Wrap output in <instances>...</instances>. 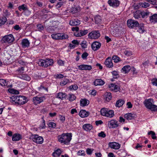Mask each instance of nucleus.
<instances>
[{"mask_svg": "<svg viewBox=\"0 0 157 157\" xmlns=\"http://www.w3.org/2000/svg\"><path fill=\"white\" fill-rule=\"evenodd\" d=\"M148 134L151 135V137L153 139H156V137L155 136V134L154 132L152 131H150L148 133Z\"/></svg>", "mask_w": 157, "mask_h": 157, "instance_id": "nucleus-50", "label": "nucleus"}, {"mask_svg": "<svg viewBox=\"0 0 157 157\" xmlns=\"http://www.w3.org/2000/svg\"><path fill=\"white\" fill-rule=\"evenodd\" d=\"M68 99L71 101L75 100L76 98V96L74 94L70 93L68 94Z\"/></svg>", "mask_w": 157, "mask_h": 157, "instance_id": "nucleus-36", "label": "nucleus"}, {"mask_svg": "<svg viewBox=\"0 0 157 157\" xmlns=\"http://www.w3.org/2000/svg\"><path fill=\"white\" fill-rule=\"evenodd\" d=\"M109 127L115 128L117 127L119 124L117 121L112 120L109 121L108 124Z\"/></svg>", "mask_w": 157, "mask_h": 157, "instance_id": "nucleus-14", "label": "nucleus"}, {"mask_svg": "<svg viewBox=\"0 0 157 157\" xmlns=\"http://www.w3.org/2000/svg\"><path fill=\"white\" fill-rule=\"evenodd\" d=\"M53 63V60L52 59H47L45 60L44 67H47L48 66L52 65Z\"/></svg>", "mask_w": 157, "mask_h": 157, "instance_id": "nucleus-28", "label": "nucleus"}, {"mask_svg": "<svg viewBox=\"0 0 157 157\" xmlns=\"http://www.w3.org/2000/svg\"><path fill=\"white\" fill-rule=\"evenodd\" d=\"M108 3L110 6L113 7H117L120 4L118 0H109Z\"/></svg>", "mask_w": 157, "mask_h": 157, "instance_id": "nucleus-11", "label": "nucleus"}, {"mask_svg": "<svg viewBox=\"0 0 157 157\" xmlns=\"http://www.w3.org/2000/svg\"><path fill=\"white\" fill-rule=\"evenodd\" d=\"M101 46V44L99 42H94L91 45V47L94 51H96Z\"/></svg>", "mask_w": 157, "mask_h": 157, "instance_id": "nucleus-15", "label": "nucleus"}, {"mask_svg": "<svg viewBox=\"0 0 157 157\" xmlns=\"http://www.w3.org/2000/svg\"><path fill=\"white\" fill-rule=\"evenodd\" d=\"M40 129H44L45 128V121L43 120V122L40 125Z\"/></svg>", "mask_w": 157, "mask_h": 157, "instance_id": "nucleus-55", "label": "nucleus"}, {"mask_svg": "<svg viewBox=\"0 0 157 157\" xmlns=\"http://www.w3.org/2000/svg\"><path fill=\"white\" fill-rule=\"evenodd\" d=\"M55 77L56 78L60 79L63 78L64 77V76L62 74H59L55 75Z\"/></svg>", "mask_w": 157, "mask_h": 157, "instance_id": "nucleus-60", "label": "nucleus"}, {"mask_svg": "<svg viewBox=\"0 0 157 157\" xmlns=\"http://www.w3.org/2000/svg\"><path fill=\"white\" fill-rule=\"evenodd\" d=\"M114 78H117L119 77L118 72L116 71H113L111 72Z\"/></svg>", "mask_w": 157, "mask_h": 157, "instance_id": "nucleus-40", "label": "nucleus"}, {"mask_svg": "<svg viewBox=\"0 0 157 157\" xmlns=\"http://www.w3.org/2000/svg\"><path fill=\"white\" fill-rule=\"evenodd\" d=\"M33 140L34 142L38 144H41L43 142V139L42 136H39L37 135L32 136Z\"/></svg>", "mask_w": 157, "mask_h": 157, "instance_id": "nucleus-9", "label": "nucleus"}, {"mask_svg": "<svg viewBox=\"0 0 157 157\" xmlns=\"http://www.w3.org/2000/svg\"><path fill=\"white\" fill-rule=\"evenodd\" d=\"M105 64L108 68H111L113 67V64L110 57H108L105 59Z\"/></svg>", "mask_w": 157, "mask_h": 157, "instance_id": "nucleus-13", "label": "nucleus"}, {"mask_svg": "<svg viewBox=\"0 0 157 157\" xmlns=\"http://www.w3.org/2000/svg\"><path fill=\"white\" fill-rule=\"evenodd\" d=\"M89 101L86 99H82L80 100V105L82 106H85L89 104Z\"/></svg>", "mask_w": 157, "mask_h": 157, "instance_id": "nucleus-26", "label": "nucleus"}, {"mask_svg": "<svg viewBox=\"0 0 157 157\" xmlns=\"http://www.w3.org/2000/svg\"><path fill=\"white\" fill-rule=\"evenodd\" d=\"M151 83L153 85L157 86V78L153 79L151 80Z\"/></svg>", "mask_w": 157, "mask_h": 157, "instance_id": "nucleus-63", "label": "nucleus"}, {"mask_svg": "<svg viewBox=\"0 0 157 157\" xmlns=\"http://www.w3.org/2000/svg\"><path fill=\"white\" fill-rule=\"evenodd\" d=\"M131 69V67L129 65H126L124 66L122 69V72L124 74L128 73Z\"/></svg>", "mask_w": 157, "mask_h": 157, "instance_id": "nucleus-25", "label": "nucleus"}, {"mask_svg": "<svg viewBox=\"0 0 157 157\" xmlns=\"http://www.w3.org/2000/svg\"><path fill=\"white\" fill-rule=\"evenodd\" d=\"M140 6H141L143 7L146 8L149 6L150 4L148 3L144 2V3H141L140 4Z\"/></svg>", "mask_w": 157, "mask_h": 157, "instance_id": "nucleus-54", "label": "nucleus"}, {"mask_svg": "<svg viewBox=\"0 0 157 157\" xmlns=\"http://www.w3.org/2000/svg\"><path fill=\"white\" fill-rule=\"evenodd\" d=\"M121 145V144L115 142H110L109 144V147L115 150L119 149Z\"/></svg>", "mask_w": 157, "mask_h": 157, "instance_id": "nucleus-10", "label": "nucleus"}, {"mask_svg": "<svg viewBox=\"0 0 157 157\" xmlns=\"http://www.w3.org/2000/svg\"><path fill=\"white\" fill-rule=\"evenodd\" d=\"M86 44V40H83L82 42L80 44L82 48H85L87 47Z\"/></svg>", "mask_w": 157, "mask_h": 157, "instance_id": "nucleus-53", "label": "nucleus"}, {"mask_svg": "<svg viewBox=\"0 0 157 157\" xmlns=\"http://www.w3.org/2000/svg\"><path fill=\"white\" fill-rule=\"evenodd\" d=\"M7 21V19L5 17L0 18V26L4 25Z\"/></svg>", "mask_w": 157, "mask_h": 157, "instance_id": "nucleus-37", "label": "nucleus"}, {"mask_svg": "<svg viewBox=\"0 0 157 157\" xmlns=\"http://www.w3.org/2000/svg\"><path fill=\"white\" fill-rule=\"evenodd\" d=\"M109 87L110 90L112 91L117 92L118 90V86L113 83L109 85Z\"/></svg>", "mask_w": 157, "mask_h": 157, "instance_id": "nucleus-24", "label": "nucleus"}, {"mask_svg": "<svg viewBox=\"0 0 157 157\" xmlns=\"http://www.w3.org/2000/svg\"><path fill=\"white\" fill-rule=\"evenodd\" d=\"M8 84V82L6 80L4 79H0V85L2 86H7Z\"/></svg>", "mask_w": 157, "mask_h": 157, "instance_id": "nucleus-43", "label": "nucleus"}, {"mask_svg": "<svg viewBox=\"0 0 157 157\" xmlns=\"http://www.w3.org/2000/svg\"><path fill=\"white\" fill-rule=\"evenodd\" d=\"M141 16L143 18H144L148 16L149 14V12L148 11H141Z\"/></svg>", "mask_w": 157, "mask_h": 157, "instance_id": "nucleus-44", "label": "nucleus"}, {"mask_svg": "<svg viewBox=\"0 0 157 157\" xmlns=\"http://www.w3.org/2000/svg\"><path fill=\"white\" fill-rule=\"evenodd\" d=\"M61 153V151L60 149H57L55 152L52 153V155L54 157H59Z\"/></svg>", "mask_w": 157, "mask_h": 157, "instance_id": "nucleus-34", "label": "nucleus"}, {"mask_svg": "<svg viewBox=\"0 0 157 157\" xmlns=\"http://www.w3.org/2000/svg\"><path fill=\"white\" fill-rule=\"evenodd\" d=\"M37 27L38 30L41 31L43 30L44 29V26L41 24H38L37 25Z\"/></svg>", "mask_w": 157, "mask_h": 157, "instance_id": "nucleus-57", "label": "nucleus"}, {"mask_svg": "<svg viewBox=\"0 0 157 157\" xmlns=\"http://www.w3.org/2000/svg\"><path fill=\"white\" fill-rule=\"evenodd\" d=\"M38 90L39 91H45L46 92H48V89L47 88L41 85L38 88Z\"/></svg>", "mask_w": 157, "mask_h": 157, "instance_id": "nucleus-46", "label": "nucleus"}, {"mask_svg": "<svg viewBox=\"0 0 157 157\" xmlns=\"http://www.w3.org/2000/svg\"><path fill=\"white\" fill-rule=\"evenodd\" d=\"M21 78L24 80L29 81L31 79L30 77L26 74H23L21 76Z\"/></svg>", "mask_w": 157, "mask_h": 157, "instance_id": "nucleus-38", "label": "nucleus"}, {"mask_svg": "<svg viewBox=\"0 0 157 157\" xmlns=\"http://www.w3.org/2000/svg\"><path fill=\"white\" fill-rule=\"evenodd\" d=\"M78 69L80 70H90L92 69L91 66L90 65L82 64L78 66Z\"/></svg>", "mask_w": 157, "mask_h": 157, "instance_id": "nucleus-16", "label": "nucleus"}, {"mask_svg": "<svg viewBox=\"0 0 157 157\" xmlns=\"http://www.w3.org/2000/svg\"><path fill=\"white\" fill-rule=\"evenodd\" d=\"M108 110L105 108H102L100 110L101 114L102 116H105Z\"/></svg>", "mask_w": 157, "mask_h": 157, "instance_id": "nucleus-45", "label": "nucleus"}, {"mask_svg": "<svg viewBox=\"0 0 157 157\" xmlns=\"http://www.w3.org/2000/svg\"><path fill=\"white\" fill-rule=\"evenodd\" d=\"M25 15L26 16L29 15L31 13V12L29 10L28 8L24 12Z\"/></svg>", "mask_w": 157, "mask_h": 157, "instance_id": "nucleus-64", "label": "nucleus"}, {"mask_svg": "<svg viewBox=\"0 0 157 157\" xmlns=\"http://www.w3.org/2000/svg\"><path fill=\"white\" fill-rule=\"evenodd\" d=\"M8 91L10 93L16 94H19V93L18 91L13 89H9L8 90Z\"/></svg>", "mask_w": 157, "mask_h": 157, "instance_id": "nucleus-49", "label": "nucleus"}, {"mask_svg": "<svg viewBox=\"0 0 157 157\" xmlns=\"http://www.w3.org/2000/svg\"><path fill=\"white\" fill-rule=\"evenodd\" d=\"M52 38L54 40H65L68 38V36L64 33H58L51 35Z\"/></svg>", "mask_w": 157, "mask_h": 157, "instance_id": "nucleus-4", "label": "nucleus"}, {"mask_svg": "<svg viewBox=\"0 0 157 157\" xmlns=\"http://www.w3.org/2000/svg\"><path fill=\"white\" fill-rule=\"evenodd\" d=\"M24 70V67H22L18 68L17 69L16 71L18 73L21 74L23 73Z\"/></svg>", "mask_w": 157, "mask_h": 157, "instance_id": "nucleus-47", "label": "nucleus"}, {"mask_svg": "<svg viewBox=\"0 0 157 157\" xmlns=\"http://www.w3.org/2000/svg\"><path fill=\"white\" fill-rule=\"evenodd\" d=\"M114 115V113L113 111L112 110H108L106 115L105 116L107 117H112Z\"/></svg>", "mask_w": 157, "mask_h": 157, "instance_id": "nucleus-33", "label": "nucleus"}, {"mask_svg": "<svg viewBox=\"0 0 157 157\" xmlns=\"http://www.w3.org/2000/svg\"><path fill=\"white\" fill-rule=\"evenodd\" d=\"M112 59L115 63H117L120 61V58L117 56H113Z\"/></svg>", "mask_w": 157, "mask_h": 157, "instance_id": "nucleus-48", "label": "nucleus"}, {"mask_svg": "<svg viewBox=\"0 0 157 157\" xmlns=\"http://www.w3.org/2000/svg\"><path fill=\"white\" fill-rule=\"evenodd\" d=\"M72 134L70 133H63L58 136V141L63 144L68 145L72 139Z\"/></svg>", "mask_w": 157, "mask_h": 157, "instance_id": "nucleus-2", "label": "nucleus"}, {"mask_svg": "<svg viewBox=\"0 0 157 157\" xmlns=\"http://www.w3.org/2000/svg\"><path fill=\"white\" fill-rule=\"evenodd\" d=\"M69 88L71 90H76L78 88V87L76 85H74L70 86Z\"/></svg>", "mask_w": 157, "mask_h": 157, "instance_id": "nucleus-56", "label": "nucleus"}, {"mask_svg": "<svg viewBox=\"0 0 157 157\" xmlns=\"http://www.w3.org/2000/svg\"><path fill=\"white\" fill-rule=\"evenodd\" d=\"M141 11L139 10L137 11L134 13L133 17L135 19H138L140 18L141 16Z\"/></svg>", "mask_w": 157, "mask_h": 157, "instance_id": "nucleus-32", "label": "nucleus"}, {"mask_svg": "<svg viewBox=\"0 0 157 157\" xmlns=\"http://www.w3.org/2000/svg\"><path fill=\"white\" fill-rule=\"evenodd\" d=\"M45 99L44 96H38L34 97L33 99V102L35 105H37L43 102Z\"/></svg>", "mask_w": 157, "mask_h": 157, "instance_id": "nucleus-6", "label": "nucleus"}, {"mask_svg": "<svg viewBox=\"0 0 157 157\" xmlns=\"http://www.w3.org/2000/svg\"><path fill=\"white\" fill-rule=\"evenodd\" d=\"M14 40V38L12 34H10L4 36L2 39V42L3 43H11Z\"/></svg>", "mask_w": 157, "mask_h": 157, "instance_id": "nucleus-5", "label": "nucleus"}, {"mask_svg": "<svg viewBox=\"0 0 157 157\" xmlns=\"http://www.w3.org/2000/svg\"><path fill=\"white\" fill-rule=\"evenodd\" d=\"M135 115L131 113H128L124 115V117L127 120H131L134 118Z\"/></svg>", "mask_w": 157, "mask_h": 157, "instance_id": "nucleus-27", "label": "nucleus"}, {"mask_svg": "<svg viewBox=\"0 0 157 157\" xmlns=\"http://www.w3.org/2000/svg\"><path fill=\"white\" fill-rule=\"evenodd\" d=\"M124 103V101L121 99H120L117 101L115 105L117 107L119 108L122 106Z\"/></svg>", "mask_w": 157, "mask_h": 157, "instance_id": "nucleus-31", "label": "nucleus"}, {"mask_svg": "<svg viewBox=\"0 0 157 157\" xmlns=\"http://www.w3.org/2000/svg\"><path fill=\"white\" fill-rule=\"evenodd\" d=\"M94 150L90 148H88L86 149V152L88 155H90L91 154Z\"/></svg>", "mask_w": 157, "mask_h": 157, "instance_id": "nucleus-62", "label": "nucleus"}, {"mask_svg": "<svg viewBox=\"0 0 157 157\" xmlns=\"http://www.w3.org/2000/svg\"><path fill=\"white\" fill-rule=\"evenodd\" d=\"M127 23L128 26L130 28H133L139 25V23L137 21L132 19L128 20Z\"/></svg>", "mask_w": 157, "mask_h": 157, "instance_id": "nucleus-8", "label": "nucleus"}, {"mask_svg": "<svg viewBox=\"0 0 157 157\" xmlns=\"http://www.w3.org/2000/svg\"><path fill=\"white\" fill-rule=\"evenodd\" d=\"M21 139V136L19 134H14L12 137V140L13 141H18Z\"/></svg>", "mask_w": 157, "mask_h": 157, "instance_id": "nucleus-21", "label": "nucleus"}, {"mask_svg": "<svg viewBox=\"0 0 157 157\" xmlns=\"http://www.w3.org/2000/svg\"><path fill=\"white\" fill-rule=\"evenodd\" d=\"M69 80L67 78H64V79L60 83V86H63L66 85L68 82Z\"/></svg>", "mask_w": 157, "mask_h": 157, "instance_id": "nucleus-41", "label": "nucleus"}, {"mask_svg": "<svg viewBox=\"0 0 157 157\" xmlns=\"http://www.w3.org/2000/svg\"><path fill=\"white\" fill-rule=\"evenodd\" d=\"M82 128L84 130L89 132L93 128V126L90 124H86L83 125Z\"/></svg>", "mask_w": 157, "mask_h": 157, "instance_id": "nucleus-17", "label": "nucleus"}, {"mask_svg": "<svg viewBox=\"0 0 157 157\" xmlns=\"http://www.w3.org/2000/svg\"><path fill=\"white\" fill-rule=\"evenodd\" d=\"M98 136L99 137L104 138L105 137L106 135L103 132L101 131L98 134Z\"/></svg>", "mask_w": 157, "mask_h": 157, "instance_id": "nucleus-61", "label": "nucleus"}, {"mask_svg": "<svg viewBox=\"0 0 157 157\" xmlns=\"http://www.w3.org/2000/svg\"><path fill=\"white\" fill-rule=\"evenodd\" d=\"M100 36V33L98 30L92 31L88 35L89 38L95 39H98Z\"/></svg>", "mask_w": 157, "mask_h": 157, "instance_id": "nucleus-7", "label": "nucleus"}, {"mask_svg": "<svg viewBox=\"0 0 157 157\" xmlns=\"http://www.w3.org/2000/svg\"><path fill=\"white\" fill-rule=\"evenodd\" d=\"M88 33V30H81L79 32H75L74 35L76 36H81L86 34Z\"/></svg>", "mask_w": 157, "mask_h": 157, "instance_id": "nucleus-12", "label": "nucleus"}, {"mask_svg": "<svg viewBox=\"0 0 157 157\" xmlns=\"http://www.w3.org/2000/svg\"><path fill=\"white\" fill-rule=\"evenodd\" d=\"M78 155L81 156H85L86 155L85 152L83 150H80L78 151Z\"/></svg>", "mask_w": 157, "mask_h": 157, "instance_id": "nucleus-59", "label": "nucleus"}, {"mask_svg": "<svg viewBox=\"0 0 157 157\" xmlns=\"http://www.w3.org/2000/svg\"><path fill=\"white\" fill-rule=\"evenodd\" d=\"M67 94L65 93L59 92L56 94V98L62 100L66 99L67 97Z\"/></svg>", "mask_w": 157, "mask_h": 157, "instance_id": "nucleus-19", "label": "nucleus"}, {"mask_svg": "<svg viewBox=\"0 0 157 157\" xmlns=\"http://www.w3.org/2000/svg\"><path fill=\"white\" fill-rule=\"evenodd\" d=\"M104 81L101 79H96L94 82V84L95 86H101L105 83Z\"/></svg>", "mask_w": 157, "mask_h": 157, "instance_id": "nucleus-23", "label": "nucleus"}, {"mask_svg": "<svg viewBox=\"0 0 157 157\" xmlns=\"http://www.w3.org/2000/svg\"><path fill=\"white\" fill-rule=\"evenodd\" d=\"M28 8L27 6L25 4H23L21 6H19L18 9L20 11L23 10V12Z\"/></svg>", "mask_w": 157, "mask_h": 157, "instance_id": "nucleus-39", "label": "nucleus"}, {"mask_svg": "<svg viewBox=\"0 0 157 157\" xmlns=\"http://www.w3.org/2000/svg\"><path fill=\"white\" fill-rule=\"evenodd\" d=\"M144 103L145 106L147 109L152 111H157V106L153 104L152 99L150 98L146 99L144 101Z\"/></svg>", "mask_w": 157, "mask_h": 157, "instance_id": "nucleus-3", "label": "nucleus"}, {"mask_svg": "<svg viewBox=\"0 0 157 157\" xmlns=\"http://www.w3.org/2000/svg\"><path fill=\"white\" fill-rule=\"evenodd\" d=\"M80 24V21L78 19H74L71 20L69 21V24L72 26L78 25Z\"/></svg>", "mask_w": 157, "mask_h": 157, "instance_id": "nucleus-18", "label": "nucleus"}, {"mask_svg": "<svg viewBox=\"0 0 157 157\" xmlns=\"http://www.w3.org/2000/svg\"><path fill=\"white\" fill-rule=\"evenodd\" d=\"M94 20L95 23L97 24L100 23L101 22V19L99 16H97L95 17Z\"/></svg>", "mask_w": 157, "mask_h": 157, "instance_id": "nucleus-42", "label": "nucleus"}, {"mask_svg": "<svg viewBox=\"0 0 157 157\" xmlns=\"http://www.w3.org/2000/svg\"><path fill=\"white\" fill-rule=\"evenodd\" d=\"M89 114V112H87L84 110H81L79 113V115L81 117H85L88 116Z\"/></svg>", "mask_w": 157, "mask_h": 157, "instance_id": "nucleus-20", "label": "nucleus"}, {"mask_svg": "<svg viewBox=\"0 0 157 157\" xmlns=\"http://www.w3.org/2000/svg\"><path fill=\"white\" fill-rule=\"evenodd\" d=\"M10 101L17 105H23L28 101V99L25 96L21 95H14L10 97Z\"/></svg>", "mask_w": 157, "mask_h": 157, "instance_id": "nucleus-1", "label": "nucleus"}, {"mask_svg": "<svg viewBox=\"0 0 157 157\" xmlns=\"http://www.w3.org/2000/svg\"><path fill=\"white\" fill-rule=\"evenodd\" d=\"M150 21L154 23L157 22V14H155L150 17Z\"/></svg>", "mask_w": 157, "mask_h": 157, "instance_id": "nucleus-30", "label": "nucleus"}, {"mask_svg": "<svg viewBox=\"0 0 157 157\" xmlns=\"http://www.w3.org/2000/svg\"><path fill=\"white\" fill-rule=\"evenodd\" d=\"M48 125L49 128H54L56 127V124L53 122H48Z\"/></svg>", "mask_w": 157, "mask_h": 157, "instance_id": "nucleus-51", "label": "nucleus"}, {"mask_svg": "<svg viewBox=\"0 0 157 157\" xmlns=\"http://www.w3.org/2000/svg\"><path fill=\"white\" fill-rule=\"evenodd\" d=\"M21 43L22 47L24 48H28L29 46L30 43L27 39L23 40Z\"/></svg>", "mask_w": 157, "mask_h": 157, "instance_id": "nucleus-22", "label": "nucleus"}, {"mask_svg": "<svg viewBox=\"0 0 157 157\" xmlns=\"http://www.w3.org/2000/svg\"><path fill=\"white\" fill-rule=\"evenodd\" d=\"M124 54L128 56H130L132 55V52L131 51L125 50L124 52Z\"/></svg>", "mask_w": 157, "mask_h": 157, "instance_id": "nucleus-58", "label": "nucleus"}, {"mask_svg": "<svg viewBox=\"0 0 157 157\" xmlns=\"http://www.w3.org/2000/svg\"><path fill=\"white\" fill-rule=\"evenodd\" d=\"M112 96L110 92H107L105 94L104 99L107 101H109L111 99Z\"/></svg>", "mask_w": 157, "mask_h": 157, "instance_id": "nucleus-29", "label": "nucleus"}, {"mask_svg": "<svg viewBox=\"0 0 157 157\" xmlns=\"http://www.w3.org/2000/svg\"><path fill=\"white\" fill-rule=\"evenodd\" d=\"M38 64L40 66L44 67L45 64V60H40L38 62Z\"/></svg>", "mask_w": 157, "mask_h": 157, "instance_id": "nucleus-52", "label": "nucleus"}, {"mask_svg": "<svg viewBox=\"0 0 157 157\" xmlns=\"http://www.w3.org/2000/svg\"><path fill=\"white\" fill-rule=\"evenodd\" d=\"M138 27V31L140 33H142L144 32V24H139Z\"/></svg>", "mask_w": 157, "mask_h": 157, "instance_id": "nucleus-35", "label": "nucleus"}]
</instances>
